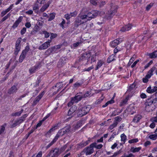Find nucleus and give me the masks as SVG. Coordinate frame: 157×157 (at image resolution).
Listing matches in <instances>:
<instances>
[{"label": "nucleus", "instance_id": "obj_1", "mask_svg": "<svg viewBox=\"0 0 157 157\" xmlns=\"http://www.w3.org/2000/svg\"><path fill=\"white\" fill-rule=\"evenodd\" d=\"M85 8H83L82 12L78 15L76 18L75 22V26L78 27V25H80L85 22H86L89 20L86 14L84 13L85 11Z\"/></svg>", "mask_w": 157, "mask_h": 157}, {"label": "nucleus", "instance_id": "obj_2", "mask_svg": "<svg viewBox=\"0 0 157 157\" xmlns=\"http://www.w3.org/2000/svg\"><path fill=\"white\" fill-rule=\"evenodd\" d=\"M110 9L106 13L105 17L107 19H109L112 18L117 12V10L118 6L114 3H112L110 5Z\"/></svg>", "mask_w": 157, "mask_h": 157}, {"label": "nucleus", "instance_id": "obj_3", "mask_svg": "<svg viewBox=\"0 0 157 157\" xmlns=\"http://www.w3.org/2000/svg\"><path fill=\"white\" fill-rule=\"evenodd\" d=\"M90 109V106L88 105L83 107L79 108L76 112L79 117H81L88 113Z\"/></svg>", "mask_w": 157, "mask_h": 157}, {"label": "nucleus", "instance_id": "obj_4", "mask_svg": "<svg viewBox=\"0 0 157 157\" xmlns=\"http://www.w3.org/2000/svg\"><path fill=\"white\" fill-rule=\"evenodd\" d=\"M82 98V94L81 93H79L77 94L75 97L72 98L71 101L68 104V106H71L74 103H77L80 101Z\"/></svg>", "mask_w": 157, "mask_h": 157}, {"label": "nucleus", "instance_id": "obj_5", "mask_svg": "<svg viewBox=\"0 0 157 157\" xmlns=\"http://www.w3.org/2000/svg\"><path fill=\"white\" fill-rule=\"evenodd\" d=\"M104 13L103 12H100L98 10H92L90 12L86 14L89 20L96 17L98 14H100L101 16Z\"/></svg>", "mask_w": 157, "mask_h": 157}, {"label": "nucleus", "instance_id": "obj_6", "mask_svg": "<svg viewBox=\"0 0 157 157\" xmlns=\"http://www.w3.org/2000/svg\"><path fill=\"white\" fill-rule=\"evenodd\" d=\"M60 154L59 149L58 148H55L54 149H52L50 151L47 157H58Z\"/></svg>", "mask_w": 157, "mask_h": 157}, {"label": "nucleus", "instance_id": "obj_7", "mask_svg": "<svg viewBox=\"0 0 157 157\" xmlns=\"http://www.w3.org/2000/svg\"><path fill=\"white\" fill-rule=\"evenodd\" d=\"M94 151V150L92 147L88 146L84 148L83 151L81 152V155H84L85 154L87 155L92 154Z\"/></svg>", "mask_w": 157, "mask_h": 157}, {"label": "nucleus", "instance_id": "obj_8", "mask_svg": "<svg viewBox=\"0 0 157 157\" xmlns=\"http://www.w3.org/2000/svg\"><path fill=\"white\" fill-rule=\"evenodd\" d=\"M70 126L68 125L60 130L56 136H58V138L60 136H62L64 134L69 132L70 129Z\"/></svg>", "mask_w": 157, "mask_h": 157}, {"label": "nucleus", "instance_id": "obj_9", "mask_svg": "<svg viewBox=\"0 0 157 157\" xmlns=\"http://www.w3.org/2000/svg\"><path fill=\"white\" fill-rule=\"evenodd\" d=\"M91 54L90 53H84L81 55V56L80 58V61L86 60L87 62L88 61L89 59L90 58Z\"/></svg>", "mask_w": 157, "mask_h": 157}, {"label": "nucleus", "instance_id": "obj_10", "mask_svg": "<svg viewBox=\"0 0 157 157\" xmlns=\"http://www.w3.org/2000/svg\"><path fill=\"white\" fill-rule=\"evenodd\" d=\"M17 86V85H13L9 89L7 92L8 93L10 94L16 93L18 90Z\"/></svg>", "mask_w": 157, "mask_h": 157}, {"label": "nucleus", "instance_id": "obj_11", "mask_svg": "<svg viewBox=\"0 0 157 157\" xmlns=\"http://www.w3.org/2000/svg\"><path fill=\"white\" fill-rule=\"evenodd\" d=\"M77 14V13L76 11L71 13H70L66 14L64 15V17L67 20H69L70 18L72 17H75Z\"/></svg>", "mask_w": 157, "mask_h": 157}, {"label": "nucleus", "instance_id": "obj_12", "mask_svg": "<svg viewBox=\"0 0 157 157\" xmlns=\"http://www.w3.org/2000/svg\"><path fill=\"white\" fill-rule=\"evenodd\" d=\"M22 122H23L22 121V120H21L19 118L17 120L15 121L13 123L10 125V127L11 128H14L19 125Z\"/></svg>", "mask_w": 157, "mask_h": 157}, {"label": "nucleus", "instance_id": "obj_13", "mask_svg": "<svg viewBox=\"0 0 157 157\" xmlns=\"http://www.w3.org/2000/svg\"><path fill=\"white\" fill-rule=\"evenodd\" d=\"M122 40H121V39H117L112 41L110 43V45L111 47L114 48Z\"/></svg>", "mask_w": 157, "mask_h": 157}, {"label": "nucleus", "instance_id": "obj_14", "mask_svg": "<svg viewBox=\"0 0 157 157\" xmlns=\"http://www.w3.org/2000/svg\"><path fill=\"white\" fill-rule=\"evenodd\" d=\"M132 24H128L123 27L121 29V31L122 32H124L126 31H128L130 30L132 27Z\"/></svg>", "mask_w": 157, "mask_h": 157}, {"label": "nucleus", "instance_id": "obj_15", "mask_svg": "<svg viewBox=\"0 0 157 157\" xmlns=\"http://www.w3.org/2000/svg\"><path fill=\"white\" fill-rule=\"evenodd\" d=\"M22 18L23 17L22 16L20 17L13 24L12 27L13 29L17 28L18 25L21 21Z\"/></svg>", "mask_w": 157, "mask_h": 157}, {"label": "nucleus", "instance_id": "obj_16", "mask_svg": "<svg viewBox=\"0 0 157 157\" xmlns=\"http://www.w3.org/2000/svg\"><path fill=\"white\" fill-rule=\"evenodd\" d=\"M51 42V40H49L48 41L45 42L40 46V49H46L50 46V43Z\"/></svg>", "mask_w": 157, "mask_h": 157}, {"label": "nucleus", "instance_id": "obj_17", "mask_svg": "<svg viewBox=\"0 0 157 157\" xmlns=\"http://www.w3.org/2000/svg\"><path fill=\"white\" fill-rule=\"evenodd\" d=\"M61 47V45H57L49 48L48 51L50 53H52L53 52L56 51L57 49L60 48Z\"/></svg>", "mask_w": 157, "mask_h": 157}, {"label": "nucleus", "instance_id": "obj_18", "mask_svg": "<svg viewBox=\"0 0 157 157\" xmlns=\"http://www.w3.org/2000/svg\"><path fill=\"white\" fill-rule=\"evenodd\" d=\"M39 67V65L38 64L32 67L29 69V71L30 73L31 74L34 73L36 71L38 70Z\"/></svg>", "mask_w": 157, "mask_h": 157}, {"label": "nucleus", "instance_id": "obj_19", "mask_svg": "<svg viewBox=\"0 0 157 157\" xmlns=\"http://www.w3.org/2000/svg\"><path fill=\"white\" fill-rule=\"evenodd\" d=\"M77 109V107L73 105L71 107L69 110L68 113V115L69 116H70L73 114V113H74L76 111Z\"/></svg>", "mask_w": 157, "mask_h": 157}, {"label": "nucleus", "instance_id": "obj_20", "mask_svg": "<svg viewBox=\"0 0 157 157\" xmlns=\"http://www.w3.org/2000/svg\"><path fill=\"white\" fill-rule=\"evenodd\" d=\"M128 111L130 112L131 114H133V113L135 112V106L133 105H131L127 108Z\"/></svg>", "mask_w": 157, "mask_h": 157}, {"label": "nucleus", "instance_id": "obj_21", "mask_svg": "<svg viewBox=\"0 0 157 157\" xmlns=\"http://www.w3.org/2000/svg\"><path fill=\"white\" fill-rule=\"evenodd\" d=\"M152 103H151V101L147 102L145 103L146 106H145V110H146L148 112H150L152 111V108H150V109H148V107H149L151 106L152 105Z\"/></svg>", "mask_w": 157, "mask_h": 157}, {"label": "nucleus", "instance_id": "obj_22", "mask_svg": "<svg viewBox=\"0 0 157 157\" xmlns=\"http://www.w3.org/2000/svg\"><path fill=\"white\" fill-rule=\"evenodd\" d=\"M26 54H27L25 53V52H24L22 51L19 59V62L20 63H21L23 61L25 57Z\"/></svg>", "mask_w": 157, "mask_h": 157}, {"label": "nucleus", "instance_id": "obj_23", "mask_svg": "<svg viewBox=\"0 0 157 157\" xmlns=\"http://www.w3.org/2000/svg\"><path fill=\"white\" fill-rule=\"evenodd\" d=\"M38 0H37L36 4L34 5L33 10L36 13H37L39 10Z\"/></svg>", "mask_w": 157, "mask_h": 157}, {"label": "nucleus", "instance_id": "obj_24", "mask_svg": "<svg viewBox=\"0 0 157 157\" xmlns=\"http://www.w3.org/2000/svg\"><path fill=\"white\" fill-rule=\"evenodd\" d=\"M142 117L140 115H138L135 116L133 120V121L135 123H137L141 118Z\"/></svg>", "mask_w": 157, "mask_h": 157}, {"label": "nucleus", "instance_id": "obj_25", "mask_svg": "<svg viewBox=\"0 0 157 157\" xmlns=\"http://www.w3.org/2000/svg\"><path fill=\"white\" fill-rule=\"evenodd\" d=\"M82 121H79L77 122V123L76 125H74L73 126V127L74 128V129L75 130L79 128L81 126H82Z\"/></svg>", "mask_w": 157, "mask_h": 157}, {"label": "nucleus", "instance_id": "obj_26", "mask_svg": "<svg viewBox=\"0 0 157 157\" xmlns=\"http://www.w3.org/2000/svg\"><path fill=\"white\" fill-rule=\"evenodd\" d=\"M104 63V62L102 60H99L95 68V70H97L100 68Z\"/></svg>", "mask_w": 157, "mask_h": 157}, {"label": "nucleus", "instance_id": "obj_27", "mask_svg": "<svg viewBox=\"0 0 157 157\" xmlns=\"http://www.w3.org/2000/svg\"><path fill=\"white\" fill-rule=\"evenodd\" d=\"M58 139V136H56L53 140L49 143L46 147V148L48 149Z\"/></svg>", "mask_w": 157, "mask_h": 157}, {"label": "nucleus", "instance_id": "obj_28", "mask_svg": "<svg viewBox=\"0 0 157 157\" xmlns=\"http://www.w3.org/2000/svg\"><path fill=\"white\" fill-rule=\"evenodd\" d=\"M51 2H50L49 1L46 4L44 5L41 9V11L42 12L46 10L48 7L49 6Z\"/></svg>", "mask_w": 157, "mask_h": 157}, {"label": "nucleus", "instance_id": "obj_29", "mask_svg": "<svg viewBox=\"0 0 157 157\" xmlns=\"http://www.w3.org/2000/svg\"><path fill=\"white\" fill-rule=\"evenodd\" d=\"M23 109H22L20 111L16 112L15 113H13L12 114V116H19L21 115V114L23 113Z\"/></svg>", "mask_w": 157, "mask_h": 157}, {"label": "nucleus", "instance_id": "obj_30", "mask_svg": "<svg viewBox=\"0 0 157 157\" xmlns=\"http://www.w3.org/2000/svg\"><path fill=\"white\" fill-rule=\"evenodd\" d=\"M15 50L14 53L15 55H17L18 52L20 50L21 46H17L15 45Z\"/></svg>", "mask_w": 157, "mask_h": 157}, {"label": "nucleus", "instance_id": "obj_31", "mask_svg": "<svg viewBox=\"0 0 157 157\" xmlns=\"http://www.w3.org/2000/svg\"><path fill=\"white\" fill-rule=\"evenodd\" d=\"M63 84L62 83L59 82L56 84L55 87L58 88V91H59V90L61 89L63 87Z\"/></svg>", "mask_w": 157, "mask_h": 157}, {"label": "nucleus", "instance_id": "obj_32", "mask_svg": "<svg viewBox=\"0 0 157 157\" xmlns=\"http://www.w3.org/2000/svg\"><path fill=\"white\" fill-rule=\"evenodd\" d=\"M135 85L134 83H133L131 84L130 86H129L127 90V93L130 92L133 90L135 87Z\"/></svg>", "mask_w": 157, "mask_h": 157}, {"label": "nucleus", "instance_id": "obj_33", "mask_svg": "<svg viewBox=\"0 0 157 157\" xmlns=\"http://www.w3.org/2000/svg\"><path fill=\"white\" fill-rule=\"evenodd\" d=\"M141 148V147H132L131 149V151L133 152H137L140 150Z\"/></svg>", "mask_w": 157, "mask_h": 157}, {"label": "nucleus", "instance_id": "obj_34", "mask_svg": "<svg viewBox=\"0 0 157 157\" xmlns=\"http://www.w3.org/2000/svg\"><path fill=\"white\" fill-rule=\"evenodd\" d=\"M6 124H4L2 125L0 128V135L5 130Z\"/></svg>", "mask_w": 157, "mask_h": 157}, {"label": "nucleus", "instance_id": "obj_35", "mask_svg": "<svg viewBox=\"0 0 157 157\" xmlns=\"http://www.w3.org/2000/svg\"><path fill=\"white\" fill-rule=\"evenodd\" d=\"M149 56L151 58H155L157 56V51H155L150 54Z\"/></svg>", "mask_w": 157, "mask_h": 157}, {"label": "nucleus", "instance_id": "obj_36", "mask_svg": "<svg viewBox=\"0 0 157 157\" xmlns=\"http://www.w3.org/2000/svg\"><path fill=\"white\" fill-rule=\"evenodd\" d=\"M68 144H66L61 147L60 149H59V152H60V154L64 151L65 149H66L68 147Z\"/></svg>", "mask_w": 157, "mask_h": 157}, {"label": "nucleus", "instance_id": "obj_37", "mask_svg": "<svg viewBox=\"0 0 157 157\" xmlns=\"http://www.w3.org/2000/svg\"><path fill=\"white\" fill-rule=\"evenodd\" d=\"M39 26L36 24L33 29V31L32 32V34H34L36 33L38 31Z\"/></svg>", "mask_w": 157, "mask_h": 157}, {"label": "nucleus", "instance_id": "obj_38", "mask_svg": "<svg viewBox=\"0 0 157 157\" xmlns=\"http://www.w3.org/2000/svg\"><path fill=\"white\" fill-rule=\"evenodd\" d=\"M10 16V13H8L6 16L3 17L0 21V23H2L3 22L6 20Z\"/></svg>", "mask_w": 157, "mask_h": 157}, {"label": "nucleus", "instance_id": "obj_39", "mask_svg": "<svg viewBox=\"0 0 157 157\" xmlns=\"http://www.w3.org/2000/svg\"><path fill=\"white\" fill-rule=\"evenodd\" d=\"M114 56L112 55L110 56L108 59L107 61L108 63H110L111 62L115 60Z\"/></svg>", "mask_w": 157, "mask_h": 157}, {"label": "nucleus", "instance_id": "obj_40", "mask_svg": "<svg viewBox=\"0 0 157 157\" xmlns=\"http://www.w3.org/2000/svg\"><path fill=\"white\" fill-rule=\"evenodd\" d=\"M114 102V101L113 100H111L108 101L105 105H103L102 106V107H105L107 106L109 104H111Z\"/></svg>", "mask_w": 157, "mask_h": 157}, {"label": "nucleus", "instance_id": "obj_41", "mask_svg": "<svg viewBox=\"0 0 157 157\" xmlns=\"http://www.w3.org/2000/svg\"><path fill=\"white\" fill-rule=\"evenodd\" d=\"M118 124V122H115L114 121L113 123V124H111L109 128V129L110 130L112 129L114 127H116Z\"/></svg>", "mask_w": 157, "mask_h": 157}, {"label": "nucleus", "instance_id": "obj_42", "mask_svg": "<svg viewBox=\"0 0 157 157\" xmlns=\"http://www.w3.org/2000/svg\"><path fill=\"white\" fill-rule=\"evenodd\" d=\"M121 140L124 142V143H125V142L126 140V136L124 134H121Z\"/></svg>", "mask_w": 157, "mask_h": 157}, {"label": "nucleus", "instance_id": "obj_43", "mask_svg": "<svg viewBox=\"0 0 157 157\" xmlns=\"http://www.w3.org/2000/svg\"><path fill=\"white\" fill-rule=\"evenodd\" d=\"M39 126V122L38 123L36 124V127L32 129L31 131L28 133L30 135L31 133L33 132L35 129H36Z\"/></svg>", "mask_w": 157, "mask_h": 157}, {"label": "nucleus", "instance_id": "obj_44", "mask_svg": "<svg viewBox=\"0 0 157 157\" xmlns=\"http://www.w3.org/2000/svg\"><path fill=\"white\" fill-rule=\"evenodd\" d=\"M149 138L153 140H155L157 138V134H152L149 136Z\"/></svg>", "mask_w": 157, "mask_h": 157}, {"label": "nucleus", "instance_id": "obj_45", "mask_svg": "<svg viewBox=\"0 0 157 157\" xmlns=\"http://www.w3.org/2000/svg\"><path fill=\"white\" fill-rule=\"evenodd\" d=\"M81 85V84L80 83L76 82L73 85V88L74 89H77Z\"/></svg>", "mask_w": 157, "mask_h": 157}, {"label": "nucleus", "instance_id": "obj_46", "mask_svg": "<svg viewBox=\"0 0 157 157\" xmlns=\"http://www.w3.org/2000/svg\"><path fill=\"white\" fill-rule=\"evenodd\" d=\"M22 39L21 38H19L16 40L15 45L17 46H21L20 44L21 41Z\"/></svg>", "mask_w": 157, "mask_h": 157}, {"label": "nucleus", "instance_id": "obj_47", "mask_svg": "<svg viewBox=\"0 0 157 157\" xmlns=\"http://www.w3.org/2000/svg\"><path fill=\"white\" fill-rule=\"evenodd\" d=\"M42 34H44L45 37L46 38L50 36L49 33L46 31H43Z\"/></svg>", "mask_w": 157, "mask_h": 157}, {"label": "nucleus", "instance_id": "obj_48", "mask_svg": "<svg viewBox=\"0 0 157 157\" xmlns=\"http://www.w3.org/2000/svg\"><path fill=\"white\" fill-rule=\"evenodd\" d=\"M138 141V139H134L128 141V143L130 144H132L137 142Z\"/></svg>", "mask_w": 157, "mask_h": 157}, {"label": "nucleus", "instance_id": "obj_49", "mask_svg": "<svg viewBox=\"0 0 157 157\" xmlns=\"http://www.w3.org/2000/svg\"><path fill=\"white\" fill-rule=\"evenodd\" d=\"M91 93L90 92L87 91L84 94H82V98H86L90 96Z\"/></svg>", "mask_w": 157, "mask_h": 157}, {"label": "nucleus", "instance_id": "obj_50", "mask_svg": "<svg viewBox=\"0 0 157 157\" xmlns=\"http://www.w3.org/2000/svg\"><path fill=\"white\" fill-rule=\"evenodd\" d=\"M153 4H154L153 3H150L146 7V10L147 11H148L151 8V7L153 6Z\"/></svg>", "mask_w": 157, "mask_h": 157}, {"label": "nucleus", "instance_id": "obj_51", "mask_svg": "<svg viewBox=\"0 0 157 157\" xmlns=\"http://www.w3.org/2000/svg\"><path fill=\"white\" fill-rule=\"evenodd\" d=\"M55 17V13H51L50 15V17L49 18V20H48L49 21H50L53 20L54 19Z\"/></svg>", "mask_w": 157, "mask_h": 157}, {"label": "nucleus", "instance_id": "obj_52", "mask_svg": "<svg viewBox=\"0 0 157 157\" xmlns=\"http://www.w3.org/2000/svg\"><path fill=\"white\" fill-rule=\"evenodd\" d=\"M153 89L151 88V87H148L147 89V92L149 93H154L153 92Z\"/></svg>", "mask_w": 157, "mask_h": 157}, {"label": "nucleus", "instance_id": "obj_53", "mask_svg": "<svg viewBox=\"0 0 157 157\" xmlns=\"http://www.w3.org/2000/svg\"><path fill=\"white\" fill-rule=\"evenodd\" d=\"M57 36V35L56 34L53 33H51V36L50 37V40L52 41V40L56 37Z\"/></svg>", "mask_w": 157, "mask_h": 157}, {"label": "nucleus", "instance_id": "obj_54", "mask_svg": "<svg viewBox=\"0 0 157 157\" xmlns=\"http://www.w3.org/2000/svg\"><path fill=\"white\" fill-rule=\"evenodd\" d=\"M156 69V67H152L151 70L149 71L148 73L151 75H153V72Z\"/></svg>", "mask_w": 157, "mask_h": 157}, {"label": "nucleus", "instance_id": "obj_55", "mask_svg": "<svg viewBox=\"0 0 157 157\" xmlns=\"http://www.w3.org/2000/svg\"><path fill=\"white\" fill-rule=\"evenodd\" d=\"M121 118L120 117H116L115 118V122H118L121 121Z\"/></svg>", "mask_w": 157, "mask_h": 157}, {"label": "nucleus", "instance_id": "obj_56", "mask_svg": "<svg viewBox=\"0 0 157 157\" xmlns=\"http://www.w3.org/2000/svg\"><path fill=\"white\" fill-rule=\"evenodd\" d=\"M30 49L29 46H27L25 48V49L23 50L22 52H25L26 54L28 52Z\"/></svg>", "mask_w": 157, "mask_h": 157}, {"label": "nucleus", "instance_id": "obj_57", "mask_svg": "<svg viewBox=\"0 0 157 157\" xmlns=\"http://www.w3.org/2000/svg\"><path fill=\"white\" fill-rule=\"evenodd\" d=\"M90 3L94 5H96L98 3V0H91Z\"/></svg>", "mask_w": 157, "mask_h": 157}, {"label": "nucleus", "instance_id": "obj_58", "mask_svg": "<svg viewBox=\"0 0 157 157\" xmlns=\"http://www.w3.org/2000/svg\"><path fill=\"white\" fill-rule=\"evenodd\" d=\"M27 114H25L23 115L22 116L20 117V118L22 120V121L23 122L25 120V118L27 117Z\"/></svg>", "mask_w": 157, "mask_h": 157}, {"label": "nucleus", "instance_id": "obj_59", "mask_svg": "<svg viewBox=\"0 0 157 157\" xmlns=\"http://www.w3.org/2000/svg\"><path fill=\"white\" fill-rule=\"evenodd\" d=\"M26 29L25 27L23 28L22 29L21 31V35H22L25 34L26 31Z\"/></svg>", "mask_w": 157, "mask_h": 157}, {"label": "nucleus", "instance_id": "obj_60", "mask_svg": "<svg viewBox=\"0 0 157 157\" xmlns=\"http://www.w3.org/2000/svg\"><path fill=\"white\" fill-rule=\"evenodd\" d=\"M39 96H37L36 99L33 101V104L34 105H36L37 103L39 101Z\"/></svg>", "mask_w": 157, "mask_h": 157}, {"label": "nucleus", "instance_id": "obj_61", "mask_svg": "<svg viewBox=\"0 0 157 157\" xmlns=\"http://www.w3.org/2000/svg\"><path fill=\"white\" fill-rule=\"evenodd\" d=\"M151 120L152 122H157V115L156 117L152 118Z\"/></svg>", "mask_w": 157, "mask_h": 157}, {"label": "nucleus", "instance_id": "obj_62", "mask_svg": "<svg viewBox=\"0 0 157 157\" xmlns=\"http://www.w3.org/2000/svg\"><path fill=\"white\" fill-rule=\"evenodd\" d=\"M94 67L93 66H92L86 69H85L84 71H90L91 69H93Z\"/></svg>", "mask_w": 157, "mask_h": 157}, {"label": "nucleus", "instance_id": "obj_63", "mask_svg": "<svg viewBox=\"0 0 157 157\" xmlns=\"http://www.w3.org/2000/svg\"><path fill=\"white\" fill-rule=\"evenodd\" d=\"M151 101L153 105L155 104V103H157V98H156L152 100H151Z\"/></svg>", "mask_w": 157, "mask_h": 157}, {"label": "nucleus", "instance_id": "obj_64", "mask_svg": "<svg viewBox=\"0 0 157 157\" xmlns=\"http://www.w3.org/2000/svg\"><path fill=\"white\" fill-rule=\"evenodd\" d=\"M118 113H117V111L116 110H115L111 114V117L114 116L116 115H118Z\"/></svg>", "mask_w": 157, "mask_h": 157}]
</instances>
